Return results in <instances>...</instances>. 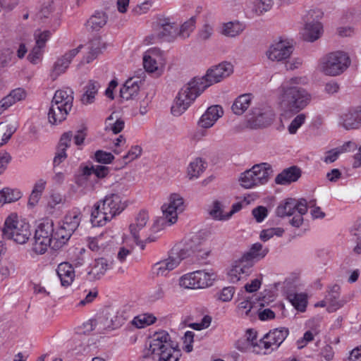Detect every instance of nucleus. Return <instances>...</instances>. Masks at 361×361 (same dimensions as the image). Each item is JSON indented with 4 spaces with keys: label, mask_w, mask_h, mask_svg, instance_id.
Here are the masks:
<instances>
[{
    "label": "nucleus",
    "mask_w": 361,
    "mask_h": 361,
    "mask_svg": "<svg viewBox=\"0 0 361 361\" xmlns=\"http://www.w3.org/2000/svg\"><path fill=\"white\" fill-rule=\"evenodd\" d=\"M305 75H297L286 79L279 87L277 102L284 112L298 114L305 109L312 101L311 93L304 85H307Z\"/></svg>",
    "instance_id": "nucleus-1"
},
{
    "label": "nucleus",
    "mask_w": 361,
    "mask_h": 361,
    "mask_svg": "<svg viewBox=\"0 0 361 361\" xmlns=\"http://www.w3.org/2000/svg\"><path fill=\"white\" fill-rule=\"evenodd\" d=\"M180 355L178 345L164 330L153 334L146 352V357L152 361H178Z\"/></svg>",
    "instance_id": "nucleus-2"
},
{
    "label": "nucleus",
    "mask_w": 361,
    "mask_h": 361,
    "mask_svg": "<svg viewBox=\"0 0 361 361\" xmlns=\"http://www.w3.org/2000/svg\"><path fill=\"white\" fill-rule=\"evenodd\" d=\"M162 216L157 217L151 227L152 232H159L166 227L175 224L178 214L185 209V201L183 196L176 192L168 195L161 207Z\"/></svg>",
    "instance_id": "nucleus-3"
},
{
    "label": "nucleus",
    "mask_w": 361,
    "mask_h": 361,
    "mask_svg": "<svg viewBox=\"0 0 361 361\" xmlns=\"http://www.w3.org/2000/svg\"><path fill=\"white\" fill-rule=\"evenodd\" d=\"M205 90L199 78L190 80L179 90L171 106V114L174 116H181Z\"/></svg>",
    "instance_id": "nucleus-4"
},
{
    "label": "nucleus",
    "mask_w": 361,
    "mask_h": 361,
    "mask_svg": "<svg viewBox=\"0 0 361 361\" xmlns=\"http://www.w3.org/2000/svg\"><path fill=\"white\" fill-rule=\"evenodd\" d=\"M2 234L4 238L18 244H25L31 235L30 225L26 220L20 218L17 214L12 213L5 219Z\"/></svg>",
    "instance_id": "nucleus-5"
},
{
    "label": "nucleus",
    "mask_w": 361,
    "mask_h": 361,
    "mask_svg": "<svg viewBox=\"0 0 361 361\" xmlns=\"http://www.w3.org/2000/svg\"><path fill=\"white\" fill-rule=\"evenodd\" d=\"M348 53L343 51L330 52L322 56L318 63L319 72L329 76H337L343 73L350 66Z\"/></svg>",
    "instance_id": "nucleus-6"
},
{
    "label": "nucleus",
    "mask_w": 361,
    "mask_h": 361,
    "mask_svg": "<svg viewBox=\"0 0 361 361\" xmlns=\"http://www.w3.org/2000/svg\"><path fill=\"white\" fill-rule=\"evenodd\" d=\"M271 173V167L269 164H255L251 169L241 173L238 181L243 188L252 189L267 183Z\"/></svg>",
    "instance_id": "nucleus-7"
},
{
    "label": "nucleus",
    "mask_w": 361,
    "mask_h": 361,
    "mask_svg": "<svg viewBox=\"0 0 361 361\" xmlns=\"http://www.w3.org/2000/svg\"><path fill=\"white\" fill-rule=\"evenodd\" d=\"M54 223L51 219H42L37 226L32 250L37 255L44 254L49 247H53Z\"/></svg>",
    "instance_id": "nucleus-8"
},
{
    "label": "nucleus",
    "mask_w": 361,
    "mask_h": 361,
    "mask_svg": "<svg viewBox=\"0 0 361 361\" xmlns=\"http://www.w3.org/2000/svg\"><path fill=\"white\" fill-rule=\"evenodd\" d=\"M216 279L213 271L198 270L180 276L178 285L184 289H203L212 286Z\"/></svg>",
    "instance_id": "nucleus-9"
},
{
    "label": "nucleus",
    "mask_w": 361,
    "mask_h": 361,
    "mask_svg": "<svg viewBox=\"0 0 361 361\" xmlns=\"http://www.w3.org/2000/svg\"><path fill=\"white\" fill-rule=\"evenodd\" d=\"M186 257V251L179 245L172 249L171 253L166 259L154 264L151 269L153 276H166L170 271L176 269Z\"/></svg>",
    "instance_id": "nucleus-10"
},
{
    "label": "nucleus",
    "mask_w": 361,
    "mask_h": 361,
    "mask_svg": "<svg viewBox=\"0 0 361 361\" xmlns=\"http://www.w3.org/2000/svg\"><path fill=\"white\" fill-rule=\"evenodd\" d=\"M164 53L159 48L152 47L143 53L142 63L145 70L158 76L163 74L166 67Z\"/></svg>",
    "instance_id": "nucleus-11"
},
{
    "label": "nucleus",
    "mask_w": 361,
    "mask_h": 361,
    "mask_svg": "<svg viewBox=\"0 0 361 361\" xmlns=\"http://www.w3.org/2000/svg\"><path fill=\"white\" fill-rule=\"evenodd\" d=\"M294 51L291 42L279 38L274 40L265 51V56L271 62H283L288 59Z\"/></svg>",
    "instance_id": "nucleus-12"
},
{
    "label": "nucleus",
    "mask_w": 361,
    "mask_h": 361,
    "mask_svg": "<svg viewBox=\"0 0 361 361\" xmlns=\"http://www.w3.org/2000/svg\"><path fill=\"white\" fill-rule=\"evenodd\" d=\"M233 73V66L231 62L223 61L209 68L204 76L199 78L204 86H209L221 82Z\"/></svg>",
    "instance_id": "nucleus-13"
},
{
    "label": "nucleus",
    "mask_w": 361,
    "mask_h": 361,
    "mask_svg": "<svg viewBox=\"0 0 361 361\" xmlns=\"http://www.w3.org/2000/svg\"><path fill=\"white\" fill-rule=\"evenodd\" d=\"M288 334L289 331L286 328H279L269 331L259 340L262 350L260 354H269L278 349Z\"/></svg>",
    "instance_id": "nucleus-14"
},
{
    "label": "nucleus",
    "mask_w": 361,
    "mask_h": 361,
    "mask_svg": "<svg viewBox=\"0 0 361 361\" xmlns=\"http://www.w3.org/2000/svg\"><path fill=\"white\" fill-rule=\"evenodd\" d=\"M314 13H316L317 18H321L322 16L319 11H310L307 15V20L305 23L300 32L302 39L310 42L317 40L323 34L322 23L318 20H311Z\"/></svg>",
    "instance_id": "nucleus-15"
},
{
    "label": "nucleus",
    "mask_w": 361,
    "mask_h": 361,
    "mask_svg": "<svg viewBox=\"0 0 361 361\" xmlns=\"http://www.w3.org/2000/svg\"><path fill=\"white\" fill-rule=\"evenodd\" d=\"M102 209L112 217L120 214L127 207L125 197L118 193L107 195L104 198L98 202Z\"/></svg>",
    "instance_id": "nucleus-16"
},
{
    "label": "nucleus",
    "mask_w": 361,
    "mask_h": 361,
    "mask_svg": "<svg viewBox=\"0 0 361 361\" xmlns=\"http://www.w3.org/2000/svg\"><path fill=\"white\" fill-rule=\"evenodd\" d=\"M274 117L275 114L270 106H261L252 111V115L248 120V126L251 128H264L273 122Z\"/></svg>",
    "instance_id": "nucleus-17"
},
{
    "label": "nucleus",
    "mask_w": 361,
    "mask_h": 361,
    "mask_svg": "<svg viewBox=\"0 0 361 361\" xmlns=\"http://www.w3.org/2000/svg\"><path fill=\"white\" fill-rule=\"evenodd\" d=\"M149 214L145 211H142L137 214L135 221L130 226V232L136 243H138L142 238H146V240L152 242L155 240L154 237L147 238V225L149 221Z\"/></svg>",
    "instance_id": "nucleus-18"
},
{
    "label": "nucleus",
    "mask_w": 361,
    "mask_h": 361,
    "mask_svg": "<svg viewBox=\"0 0 361 361\" xmlns=\"http://www.w3.org/2000/svg\"><path fill=\"white\" fill-rule=\"evenodd\" d=\"M338 125L344 129L354 130L361 127V105L351 107L339 116Z\"/></svg>",
    "instance_id": "nucleus-19"
},
{
    "label": "nucleus",
    "mask_w": 361,
    "mask_h": 361,
    "mask_svg": "<svg viewBox=\"0 0 361 361\" xmlns=\"http://www.w3.org/2000/svg\"><path fill=\"white\" fill-rule=\"evenodd\" d=\"M158 35L167 41H173L178 37V25L171 18L159 17L156 24Z\"/></svg>",
    "instance_id": "nucleus-20"
},
{
    "label": "nucleus",
    "mask_w": 361,
    "mask_h": 361,
    "mask_svg": "<svg viewBox=\"0 0 361 361\" xmlns=\"http://www.w3.org/2000/svg\"><path fill=\"white\" fill-rule=\"evenodd\" d=\"M296 211L300 213H306L307 207L305 200H297L295 199H287L281 202L276 209V214L278 216L284 217L295 214Z\"/></svg>",
    "instance_id": "nucleus-21"
},
{
    "label": "nucleus",
    "mask_w": 361,
    "mask_h": 361,
    "mask_svg": "<svg viewBox=\"0 0 361 361\" xmlns=\"http://www.w3.org/2000/svg\"><path fill=\"white\" fill-rule=\"evenodd\" d=\"M82 47V46L80 45L68 51L56 61L50 73L52 80H56L59 75L66 72L73 59L79 53Z\"/></svg>",
    "instance_id": "nucleus-22"
},
{
    "label": "nucleus",
    "mask_w": 361,
    "mask_h": 361,
    "mask_svg": "<svg viewBox=\"0 0 361 361\" xmlns=\"http://www.w3.org/2000/svg\"><path fill=\"white\" fill-rule=\"evenodd\" d=\"M224 109L220 105H212L207 109L197 121V125L203 129L212 128L223 116Z\"/></svg>",
    "instance_id": "nucleus-23"
},
{
    "label": "nucleus",
    "mask_w": 361,
    "mask_h": 361,
    "mask_svg": "<svg viewBox=\"0 0 361 361\" xmlns=\"http://www.w3.org/2000/svg\"><path fill=\"white\" fill-rule=\"evenodd\" d=\"M250 264L245 263L241 258L235 261L228 271V279L235 283L245 279L251 274Z\"/></svg>",
    "instance_id": "nucleus-24"
},
{
    "label": "nucleus",
    "mask_w": 361,
    "mask_h": 361,
    "mask_svg": "<svg viewBox=\"0 0 361 361\" xmlns=\"http://www.w3.org/2000/svg\"><path fill=\"white\" fill-rule=\"evenodd\" d=\"M273 6V0H251L245 8V14L247 18L260 16L269 11Z\"/></svg>",
    "instance_id": "nucleus-25"
},
{
    "label": "nucleus",
    "mask_w": 361,
    "mask_h": 361,
    "mask_svg": "<svg viewBox=\"0 0 361 361\" xmlns=\"http://www.w3.org/2000/svg\"><path fill=\"white\" fill-rule=\"evenodd\" d=\"M268 252L269 249L267 247H264L259 243H256L252 244L249 250L245 252L240 258L245 263L250 264L252 268L255 262L264 258Z\"/></svg>",
    "instance_id": "nucleus-26"
},
{
    "label": "nucleus",
    "mask_w": 361,
    "mask_h": 361,
    "mask_svg": "<svg viewBox=\"0 0 361 361\" xmlns=\"http://www.w3.org/2000/svg\"><path fill=\"white\" fill-rule=\"evenodd\" d=\"M57 276L63 287L71 286L75 277V270L73 266L68 262L60 263L56 269Z\"/></svg>",
    "instance_id": "nucleus-27"
},
{
    "label": "nucleus",
    "mask_w": 361,
    "mask_h": 361,
    "mask_svg": "<svg viewBox=\"0 0 361 361\" xmlns=\"http://www.w3.org/2000/svg\"><path fill=\"white\" fill-rule=\"evenodd\" d=\"M73 233V231L60 222L56 227L54 226L53 249L58 250L66 244Z\"/></svg>",
    "instance_id": "nucleus-28"
},
{
    "label": "nucleus",
    "mask_w": 361,
    "mask_h": 361,
    "mask_svg": "<svg viewBox=\"0 0 361 361\" xmlns=\"http://www.w3.org/2000/svg\"><path fill=\"white\" fill-rule=\"evenodd\" d=\"M73 92L71 88H63L57 90L52 99L51 103L61 105L71 111L73 106Z\"/></svg>",
    "instance_id": "nucleus-29"
},
{
    "label": "nucleus",
    "mask_w": 361,
    "mask_h": 361,
    "mask_svg": "<svg viewBox=\"0 0 361 361\" xmlns=\"http://www.w3.org/2000/svg\"><path fill=\"white\" fill-rule=\"evenodd\" d=\"M356 146V144L352 141L345 142L341 146L327 151L323 157V161L326 164L333 163L338 159L341 154L355 149Z\"/></svg>",
    "instance_id": "nucleus-30"
},
{
    "label": "nucleus",
    "mask_w": 361,
    "mask_h": 361,
    "mask_svg": "<svg viewBox=\"0 0 361 361\" xmlns=\"http://www.w3.org/2000/svg\"><path fill=\"white\" fill-rule=\"evenodd\" d=\"M228 202L225 200H214L209 209V215L216 221H228L229 216L226 209L228 207Z\"/></svg>",
    "instance_id": "nucleus-31"
},
{
    "label": "nucleus",
    "mask_w": 361,
    "mask_h": 361,
    "mask_svg": "<svg viewBox=\"0 0 361 361\" xmlns=\"http://www.w3.org/2000/svg\"><path fill=\"white\" fill-rule=\"evenodd\" d=\"M109 238L104 233L87 239V245L90 250L97 253L103 252L109 246Z\"/></svg>",
    "instance_id": "nucleus-32"
},
{
    "label": "nucleus",
    "mask_w": 361,
    "mask_h": 361,
    "mask_svg": "<svg viewBox=\"0 0 361 361\" xmlns=\"http://www.w3.org/2000/svg\"><path fill=\"white\" fill-rule=\"evenodd\" d=\"M206 169V164L202 158L193 159L186 169V176L189 180L197 179Z\"/></svg>",
    "instance_id": "nucleus-33"
},
{
    "label": "nucleus",
    "mask_w": 361,
    "mask_h": 361,
    "mask_svg": "<svg viewBox=\"0 0 361 361\" xmlns=\"http://www.w3.org/2000/svg\"><path fill=\"white\" fill-rule=\"evenodd\" d=\"M235 304L237 314L241 317H248L254 307L253 297L238 295Z\"/></svg>",
    "instance_id": "nucleus-34"
},
{
    "label": "nucleus",
    "mask_w": 361,
    "mask_h": 361,
    "mask_svg": "<svg viewBox=\"0 0 361 361\" xmlns=\"http://www.w3.org/2000/svg\"><path fill=\"white\" fill-rule=\"evenodd\" d=\"M300 170L296 166L284 169L275 178V182L280 185H286L296 181L300 177Z\"/></svg>",
    "instance_id": "nucleus-35"
},
{
    "label": "nucleus",
    "mask_w": 361,
    "mask_h": 361,
    "mask_svg": "<svg viewBox=\"0 0 361 361\" xmlns=\"http://www.w3.org/2000/svg\"><path fill=\"white\" fill-rule=\"evenodd\" d=\"M70 110L64 109L61 105H56L54 103L51 104L48 112V119L52 125H58L63 121L68 114Z\"/></svg>",
    "instance_id": "nucleus-36"
},
{
    "label": "nucleus",
    "mask_w": 361,
    "mask_h": 361,
    "mask_svg": "<svg viewBox=\"0 0 361 361\" xmlns=\"http://www.w3.org/2000/svg\"><path fill=\"white\" fill-rule=\"evenodd\" d=\"M245 27V24L239 20L229 21L222 25L221 34L228 37H235L240 35Z\"/></svg>",
    "instance_id": "nucleus-37"
},
{
    "label": "nucleus",
    "mask_w": 361,
    "mask_h": 361,
    "mask_svg": "<svg viewBox=\"0 0 361 361\" xmlns=\"http://www.w3.org/2000/svg\"><path fill=\"white\" fill-rule=\"evenodd\" d=\"M112 217L110 216L106 211L102 209V206L97 202L91 212V222L94 226H103L107 222L111 221Z\"/></svg>",
    "instance_id": "nucleus-38"
},
{
    "label": "nucleus",
    "mask_w": 361,
    "mask_h": 361,
    "mask_svg": "<svg viewBox=\"0 0 361 361\" xmlns=\"http://www.w3.org/2000/svg\"><path fill=\"white\" fill-rule=\"evenodd\" d=\"M124 120L117 112H113L105 121V130L118 134L124 128Z\"/></svg>",
    "instance_id": "nucleus-39"
},
{
    "label": "nucleus",
    "mask_w": 361,
    "mask_h": 361,
    "mask_svg": "<svg viewBox=\"0 0 361 361\" xmlns=\"http://www.w3.org/2000/svg\"><path fill=\"white\" fill-rule=\"evenodd\" d=\"M110 267L111 264L107 259L103 257L98 258L91 265L88 274L94 279H99L104 275Z\"/></svg>",
    "instance_id": "nucleus-40"
},
{
    "label": "nucleus",
    "mask_w": 361,
    "mask_h": 361,
    "mask_svg": "<svg viewBox=\"0 0 361 361\" xmlns=\"http://www.w3.org/2000/svg\"><path fill=\"white\" fill-rule=\"evenodd\" d=\"M47 183V180L43 178L37 180L35 183L28 200L27 204L29 207L33 208L38 204L46 188Z\"/></svg>",
    "instance_id": "nucleus-41"
},
{
    "label": "nucleus",
    "mask_w": 361,
    "mask_h": 361,
    "mask_svg": "<svg viewBox=\"0 0 361 361\" xmlns=\"http://www.w3.org/2000/svg\"><path fill=\"white\" fill-rule=\"evenodd\" d=\"M81 217L82 214L80 211L78 209H73L66 214L63 219L60 223L74 232L80 223Z\"/></svg>",
    "instance_id": "nucleus-42"
},
{
    "label": "nucleus",
    "mask_w": 361,
    "mask_h": 361,
    "mask_svg": "<svg viewBox=\"0 0 361 361\" xmlns=\"http://www.w3.org/2000/svg\"><path fill=\"white\" fill-rule=\"evenodd\" d=\"M22 196L21 191L17 188H4L0 190V207L16 202Z\"/></svg>",
    "instance_id": "nucleus-43"
},
{
    "label": "nucleus",
    "mask_w": 361,
    "mask_h": 361,
    "mask_svg": "<svg viewBox=\"0 0 361 361\" xmlns=\"http://www.w3.org/2000/svg\"><path fill=\"white\" fill-rule=\"evenodd\" d=\"M140 86L137 80H128L121 88V97L126 100L134 98L138 94Z\"/></svg>",
    "instance_id": "nucleus-44"
},
{
    "label": "nucleus",
    "mask_w": 361,
    "mask_h": 361,
    "mask_svg": "<svg viewBox=\"0 0 361 361\" xmlns=\"http://www.w3.org/2000/svg\"><path fill=\"white\" fill-rule=\"evenodd\" d=\"M107 22V16L104 12H95L87 21L86 27L87 30L97 31L103 27Z\"/></svg>",
    "instance_id": "nucleus-45"
},
{
    "label": "nucleus",
    "mask_w": 361,
    "mask_h": 361,
    "mask_svg": "<svg viewBox=\"0 0 361 361\" xmlns=\"http://www.w3.org/2000/svg\"><path fill=\"white\" fill-rule=\"evenodd\" d=\"M87 52L83 57L82 63H90L93 61L100 54L102 50V43L99 39L92 41L85 47Z\"/></svg>",
    "instance_id": "nucleus-46"
},
{
    "label": "nucleus",
    "mask_w": 361,
    "mask_h": 361,
    "mask_svg": "<svg viewBox=\"0 0 361 361\" xmlns=\"http://www.w3.org/2000/svg\"><path fill=\"white\" fill-rule=\"evenodd\" d=\"M252 99L250 94H243L238 97L232 106L233 113L237 115L244 113L250 106Z\"/></svg>",
    "instance_id": "nucleus-47"
},
{
    "label": "nucleus",
    "mask_w": 361,
    "mask_h": 361,
    "mask_svg": "<svg viewBox=\"0 0 361 361\" xmlns=\"http://www.w3.org/2000/svg\"><path fill=\"white\" fill-rule=\"evenodd\" d=\"M157 317L152 313L140 314L132 319L131 324L137 329H143L154 324Z\"/></svg>",
    "instance_id": "nucleus-48"
},
{
    "label": "nucleus",
    "mask_w": 361,
    "mask_h": 361,
    "mask_svg": "<svg viewBox=\"0 0 361 361\" xmlns=\"http://www.w3.org/2000/svg\"><path fill=\"white\" fill-rule=\"evenodd\" d=\"M95 332L104 334L111 331V326L108 322L107 314H102L94 318Z\"/></svg>",
    "instance_id": "nucleus-49"
},
{
    "label": "nucleus",
    "mask_w": 361,
    "mask_h": 361,
    "mask_svg": "<svg viewBox=\"0 0 361 361\" xmlns=\"http://www.w3.org/2000/svg\"><path fill=\"white\" fill-rule=\"evenodd\" d=\"M291 304L299 311L304 312L305 310L307 299V295L304 293H293L288 296Z\"/></svg>",
    "instance_id": "nucleus-50"
},
{
    "label": "nucleus",
    "mask_w": 361,
    "mask_h": 361,
    "mask_svg": "<svg viewBox=\"0 0 361 361\" xmlns=\"http://www.w3.org/2000/svg\"><path fill=\"white\" fill-rule=\"evenodd\" d=\"M54 30L37 29L34 32L35 44L45 47L46 43L50 39Z\"/></svg>",
    "instance_id": "nucleus-51"
},
{
    "label": "nucleus",
    "mask_w": 361,
    "mask_h": 361,
    "mask_svg": "<svg viewBox=\"0 0 361 361\" xmlns=\"http://www.w3.org/2000/svg\"><path fill=\"white\" fill-rule=\"evenodd\" d=\"M319 331L320 330L317 325L315 327H311V329L307 331L304 334L303 337L297 341L298 348L299 349L304 348L309 342L313 341L314 336L317 335Z\"/></svg>",
    "instance_id": "nucleus-52"
},
{
    "label": "nucleus",
    "mask_w": 361,
    "mask_h": 361,
    "mask_svg": "<svg viewBox=\"0 0 361 361\" xmlns=\"http://www.w3.org/2000/svg\"><path fill=\"white\" fill-rule=\"evenodd\" d=\"M244 339L248 343H250L251 345H252L253 353L257 354L261 353V345H259V341H257V332L255 331L252 329H247L246 331Z\"/></svg>",
    "instance_id": "nucleus-53"
},
{
    "label": "nucleus",
    "mask_w": 361,
    "mask_h": 361,
    "mask_svg": "<svg viewBox=\"0 0 361 361\" xmlns=\"http://www.w3.org/2000/svg\"><path fill=\"white\" fill-rule=\"evenodd\" d=\"M14 132L15 128L11 125L0 123V147L8 141Z\"/></svg>",
    "instance_id": "nucleus-54"
},
{
    "label": "nucleus",
    "mask_w": 361,
    "mask_h": 361,
    "mask_svg": "<svg viewBox=\"0 0 361 361\" xmlns=\"http://www.w3.org/2000/svg\"><path fill=\"white\" fill-rule=\"evenodd\" d=\"M284 233V230L282 228H269L264 229L261 231L259 238L266 242L274 236L281 237Z\"/></svg>",
    "instance_id": "nucleus-55"
},
{
    "label": "nucleus",
    "mask_w": 361,
    "mask_h": 361,
    "mask_svg": "<svg viewBox=\"0 0 361 361\" xmlns=\"http://www.w3.org/2000/svg\"><path fill=\"white\" fill-rule=\"evenodd\" d=\"M195 26V20L193 18L186 20L180 27H178V36L183 39L188 37L194 30Z\"/></svg>",
    "instance_id": "nucleus-56"
},
{
    "label": "nucleus",
    "mask_w": 361,
    "mask_h": 361,
    "mask_svg": "<svg viewBox=\"0 0 361 361\" xmlns=\"http://www.w3.org/2000/svg\"><path fill=\"white\" fill-rule=\"evenodd\" d=\"M97 92V85L94 83H90L86 86L85 93L82 97V102L84 104H90L94 100L95 95Z\"/></svg>",
    "instance_id": "nucleus-57"
},
{
    "label": "nucleus",
    "mask_w": 361,
    "mask_h": 361,
    "mask_svg": "<svg viewBox=\"0 0 361 361\" xmlns=\"http://www.w3.org/2000/svg\"><path fill=\"white\" fill-rule=\"evenodd\" d=\"M325 302L329 304V311L334 312L343 307L347 301L345 300H339L338 298H334L333 294L327 293L325 296Z\"/></svg>",
    "instance_id": "nucleus-58"
},
{
    "label": "nucleus",
    "mask_w": 361,
    "mask_h": 361,
    "mask_svg": "<svg viewBox=\"0 0 361 361\" xmlns=\"http://www.w3.org/2000/svg\"><path fill=\"white\" fill-rule=\"evenodd\" d=\"M126 321V318L122 312H116L115 315L111 317L108 316V322L111 326V331L121 327Z\"/></svg>",
    "instance_id": "nucleus-59"
},
{
    "label": "nucleus",
    "mask_w": 361,
    "mask_h": 361,
    "mask_svg": "<svg viewBox=\"0 0 361 361\" xmlns=\"http://www.w3.org/2000/svg\"><path fill=\"white\" fill-rule=\"evenodd\" d=\"M235 292V289L233 286L224 287L216 293V298L224 302H230L233 299Z\"/></svg>",
    "instance_id": "nucleus-60"
},
{
    "label": "nucleus",
    "mask_w": 361,
    "mask_h": 361,
    "mask_svg": "<svg viewBox=\"0 0 361 361\" xmlns=\"http://www.w3.org/2000/svg\"><path fill=\"white\" fill-rule=\"evenodd\" d=\"M305 120L306 115L305 114L297 115L288 127L289 133L291 135L295 134L298 130L305 123Z\"/></svg>",
    "instance_id": "nucleus-61"
},
{
    "label": "nucleus",
    "mask_w": 361,
    "mask_h": 361,
    "mask_svg": "<svg viewBox=\"0 0 361 361\" xmlns=\"http://www.w3.org/2000/svg\"><path fill=\"white\" fill-rule=\"evenodd\" d=\"M142 149L141 147L138 145L131 147L128 153L123 157L124 162L127 164L137 159L142 154Z\"/></svg>",
    "instance_id": "nucleus-62"
},
{
    "label": "nucleus",
    "mask_w": 361,
    "mask_h": 361,
    "mask_svg": "<svg viewBox=\"0 0 361 361\" xmlns=\"http://www.w3.org/2000/svg\"><path fill=\"white\" fill-rule=\"evenodd\" d=\"M44 48L35 44L28 55L29 61L34 64L37 63L42 59Z\"/></svg>",
    "instance_id": "nucleus-63"
},
{
    "label": "nucleus",
    "mask_w": 361,
    "mask_h": 361,
    "mask_svg": "<svg viewBox=\"0 0 361 361\" xmlns=\"http://www.w3.org/2000/svg\"><path fill=\"white\" fill-rule=\"evenodd\" d=\"M94 157L97 162L105 164H110L114 158L111 153L102 150L97 151L95 152Z\"/></svg>",
    "instance_id": "nucleus-64"
}]
</instances>
